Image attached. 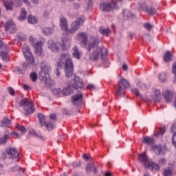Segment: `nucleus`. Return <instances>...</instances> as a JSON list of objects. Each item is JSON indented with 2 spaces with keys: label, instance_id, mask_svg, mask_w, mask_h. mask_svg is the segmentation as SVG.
Masks as SVG:
<instances>
[{
  "label": "nucleus",
  "instance_id": "nucleus-1",
  "mask_svg": "<svg viewBox=\"0 0 176 176\" xmlns=\"http://www.w3.org/2000/svg\"><path fill=\"white\" fill-rule=\"evenodd\" d=\"M65 65V74L66 78H71L74 75V63L69 54H61L58 60V67Z\"/></svg>",
  "mask_w": 176,
  "mask_h": 176
},
{
  "label": "nucleus",
  "instance_id": "nucleus-2",
  "mask_svg": "<svg viewBox=\"0 0 176 176\" xmlns=\"http://www.w3.org/2000/svg\"><path fill=\"white\" fill-rule=\"evenodd\" d=\"M41 71L39 74V79L41 82H43L46 86L52 85V80H50V76L49 72H50V65L46 62H43L41 63Z\"/></svg>",
  "mask_w": 176,
  "mask_h": 176
},
{
  "label": "nucleus",
  "instance_id": "nucleus-3",
  "mask_svg": "<svg viewBox=\"0 0 176 176\" xmlns=\"http://www.w3.org/2000/svg\"><path fill=\"white\" fill-rule=\"evenodd\" d=\"M139 162L144 165L145 168L148 170H155V171H160V166L157 164L153 163L149 160L148 156L145 153H142L138 155Z\"/></svg>",
  "mask_w": 176,
  "mask_h": 176
},
{
  "label": "nucleus",
  "instance_id": "nucleus-4",
  "mask_svg": "<svg viewBox=\"0 0 176 176\" xmlns=\"http://www.w3.org/2000/svg\"><path fill=\"white\" fill-rule=\"evenodd\" d=\"M85 23V18H77L75 21L72 23L70 28L67 30V35L66 39H69L71 41V36L70 34H75L78 30Z\"/></svg>",
  "mask_w": 176,
  "mask_h": 176
},
{
  "label": "nucleus",
  "instance_id": "nucleus-5",
  "mask_svg": "<svg viewBox=\"0 0 176 176\" xmlns=\"http://www.w3.org/2000/svg\"><path fill=\"white\" fill-rule=\"evenodd\" d=\"M60 26L61 30L63 31H65V34H63L62 37V42H63V45L65 46H69L70 45V41L69 39H67V37H68V21H67V19L65 17H61L60 19Z\"/></svg>",
  "mask_w": 176,
  "mask_h": 176
},
{
  "label": "nucleus",
  "instance_id": "nucleus-6",
  "mask_svg": "<svg viewBox=\"0 0 176 176\" xmlns=\"http://www.w3.org/2000/svg\"><path fill=\"white\" fill-rule=\"evenodd\" d=\"M100 57L102 60H107V49L96 47L90 54V60L92 61H98Z\"/></svg>",
  "mask_w": 176,
  "mask_h": 176
},
{
  "label": "nucleus",
  "instance_id": "nucleus-7",
  "mask_svg": "<svg viewBox=\"0 0 176 176\" xmlns=\"http://www.w3.org/2000/svg\"><path fill=\"white\" fill-rule=\"evenodd\" d=\"M130 82L124 79V78H121L120 80L118 82V89L116 91L115 95L117 97L123 96L126 94V89H129Z\"/></svg>",
  "mask_w": 176,
  "mask_h": 176
},
{
  "label": "nucleus",
  "instance_id": "nucleus-8",
  "mask_svg": "<svg viewBox=\"0 0 176 176\" xmlns=\"http://www.w3.org/2000/svg\"><path fill=\"white\" fill-rule=\"evenodd\" d=\"M29 39L34 49L35 54L37 56H42L43 54V49L42 48L43 43L42 41H38L32 36H30Z\"/></svg>",
  "mask_w": 176,
  "mask_h": 176
},
{
  "label": "nucleus",
  "instance_id": "nucleus-9",
  "mask_svg": "<svg viewBox=\"0 0 176 176\" xmlns=\"http://www.w3.org/2000/svg\"><path fill=\"white\" fill-rule=\"evenodd\" d=\"M19 105L23 108L24 111L26 113H28V115L34 113V111H35L34 103H32V101H30L27 98L22 99L20 101Z\"/></svg>",
  "mask_w": 176,
  "mask_h": 176
},
{
  "label": "nucleus",
  "instance_id": "nucleus-10",
  "mask_svg": "<svg viewBox=\"0 0 176 176\" xmlns=\"http://www.w3.org/2000/svg\"><path fill=\"white\" fill-rule=\"evenodd\" d=\"M60 46H62L63 50H65L67 47H69V45H64V42H63V44H60L58 42L54 43L53 40H50L47 42V47L50 49V50H52L54 53H58L60 52Z\"/></svg>",
  "mask_w": 176,
  "mask_h": 176
},
{
  "label": "nucleus",
  "instance_id": "nucleus-11",
  "mask_svg": "<svg viewBox=\"0 0 176 176\" xmlns=\"http://www.w3.org/2000/svg\"><path fill=\"white\" fill-rule=\"evenodd\" d=\"M122 0H112L110 3H102L100 5V8L103 12H111V10H113V9L116 8V3L115 2H119Z\"/></svg>",
  "mask_w": 176,
  "mask_h": 176
},
{
  "label": "nucleus",
  "instance_id": "nucleus-12",
  "mask_svg": "<svg viewBox=\"0 0 176 176\" xmlns=\"http://www.w3.org/2000/svg\"><path fill=\"white\" fill-rule=\"evenodd\" d=\"M76 39L80 41L82 47H87L89 41L87 40V34L83 32H78L76 36Z\"/></svg>",
  "mask_w": 176,
  "mask_h": 176
},
{
  "label": "nucleus",
  "instance_id": "nucleus-13",
  "mask_svg": "<svg viewBox=\"0 0 176 176\" xmlns=\"http://www.w3.org/2000/svg\"><path fill=\"white\" fill-rule=\"evenodd\" d=\"M22 52L27 61H29L30 64H34V56H32V53H31V49H30V47H28L27 45H23L22 47Z\"/></svg>",
  "mask_w": 176,
  "mask_h": 176
},
{
  "label": "nucleus",
  "instance_id": "nucleus-14",
  "mask_svg": "<svg viewBox=\"0 0 176 176\" xmlns=\"http://www.w3.org/2000/svg\"><path fill=\"white\" fill-rule=\"evenodd\" d=\"M4 28L7 34H13L14 32H16V24H14V22L12 20L8 21L5 23Z\"/></svg>",
  "mask_w": 176,
  "mask_h": 176
},
{
  "label": "nucleus",
  "instance_id": "nucleus-15",
  "mask_svg": "<svg viewBox=\"0 0 176 176\" xmlns=\"http://www.w3.org/2000/svg\"><path fill=\"white\" fill-rule=\"evenodd\" d=\"M16 129L17 130V131H19L18 133L16 132H13L12 133V135H13L14 137V138H20V137H21V135H23V134H25V133H27V129H25V127L23 125H20L19 124H17L16 125Z\"/></svg>",
  "mask_w": 176,
  "mask_h": 176
},
{
  "label": "nucleus",
  "instance_id": "nucleus-16",
  "mask_svg": "<svg viewBox=\"0 0 176 176\" xmlns=\"http://www.w3.org/2000/svg\"><path fill=\"white\" fill-rule=\"evenodd\" d=\"M6 153L9 159H17V157H19V151L14 148L6 149Z\"/></svg>",
  "mask_w": 176,
  "mask_h": 176
},
{
  "label": "nucleus",
  "instance_id": "nucleus-17",
  "mask_svg": "<svg viewBox=\"0 0 176 176\" xmlns=\"http://www.w3.org/2000/svg\"><path fill=\"white\" fill-rule=\"evenodd\" d=\"M83 100L82 94H78L72 97V103L73 105H80Z\"/></svg>",
  "mask_w": 176,
  "mask_h": 176
},
{
  "label": "nucleus",
  "instance_id": "nucleus-18",
  "mask_svg": "<svg viewBox=\"0 0 176 176\" xmlns=\"http://www.w3.org/2000/svg\"><path fill=\"white\" fill-rule=\"evenodd\" d=\"M74 84L73 85V87L74 89H82L85 84L83 83V80L79 78L78 76L74 77Z\"/></svg>",
  "mask_w": 176,
  "mask_h": 176
},
{
  "label": "nucleus",
  "instance_id": "nucleus-19",
  "mask_svg": "<svg viewBox=\"0 0 176 176\" xmlns=\"http://www.w3.org/2000/svg\"><path fill=\"white\" fill-rule=\"evenodd\" d=\"M98 42L100 41L96 37H91L89 40V50H91V49H96L97 46H98Z\"/></svg>",
  "mask_w": 176,
  "mask_h": 176
},
{
  "label": "nucleus",
  "instance_id": "nucleus-20",
  "mask_svg": "<svg viewBox=\"0 0 176 176\" xmlns=\"http://www.w3.org/2000/svg\"><path fill=\"white\" fill-rule=\"evenodd\" d=\"M3 3L6 10H13V9H14L13 0H3Z\"/></svg>",
  "mask_w": 176,
  "mask_h": 176
},
{
  "label": "nucleus",
  "instance_id": "nucleus-21",
  "mask_svg": "<svg viewBox=\"0 0 176 176\" xmlns=\"http://www.w3.org/2000/svg\"><path fill=\"white\" fill-rule=\"evenodd\" d=\"M173 93L171 91H165L162 93L163 97H164L166 102H171L173 100Z\"/></svg>",
  "mask_w": 176,
  "mask_h": 176
},
{
  "label": "nucleus",
  "instance_id": "nucleus-22",
  "mask_svg": "<svg viewBox=\"0 0 176 176\" xmlns=\"http://www.w3.org/2000/svg\"><path fill=\"white\" fill-rule=\"evenodd\" d=\"M73 57L78 60L82 57V52L79 51V49L76 46L73 48Z\"/></svg>",
  "mask_w": 176,
  "mask_h": 176
},
{
  "label": "nucleus",
  "instance_id": "nucleus-23",
  "mask_svg": "<svg viewBox=\"0 0 176 176\" xmlns=\"http://www.w3.org/2000/svg\"><path fill=\"white\" fill-rule=\"evenodd\" d=\"M142 142L146 145H153L155 140L151 137L146 136L142 138Z\"/></svg>",
  "mask_w": 176,
  "mask_h": 176
},
{
  "label": "nucleus",
  "instance_id": "nucleus-24",
  "mask_svg": "<svg viewBox=\"0 0 176 176\" xmlns=\"http://www.w3.org/2000/svg\"><path fill=\"white\" fill-rule=\"evenodd\" d=\"M12 124V121L8 118H4L1 122H0V127H9V125Z\"/></svg>",
  "mask_w": 176,
  "mask_h": 176
},
{
  "label": "nucleus",
  "instance_id": "nucleus-25",
  "mask_svg": "<svg viewBox=\"0 0 176 176\" xmlns=\"http://www.w3.org/2000/svg\"><path fill=\"white\" fill-rule=\"evenodd\" d=\"M99 31L100 33L102 34V35H104V36H108L111 33V30H109V28H105L103 27L100 28Z\"/></svg>",
  "mask_w": 176,
  "mask_h": 176
},
{
  "label": "nucleus",
  "instance_id": "nucleus-26",
  "mask_svg": "<svg viewBox=\"0 0 176 176\" xmlns=\"http://www.w3.org/2000/svg\"><path fill=\"white\" fill-rule=\"evenodd\" d=\"M42 31L44 35H52L54 30L52 28H44L42 29Z\"/></svg>",
  "mask_w": 176,
  "mask_h": 176
},
{
  "label": "nucleus",
  "instance_id": "nucleus-27",
  "mask_svg": "<svg viewBox=\"0 0 176 176\" xmlns=\"http://www.w3.org/2000/svg\"><path fill=\"white\" fill-rule=\"evenodd\" d=\"M38 122H39L41 126H45V124H46L45 115H43L42 113H38Z\"/></svg>",
  "mask_w": 176,
  "mask_h": 176
},
{
  "label": "nucleus",
  "instance_id": "nucleus-28",
  "mask_svg": "<svg viewBox=\"0 0 176 176\" xmlns=\"http://www.w3.org/2000/svg\"><path fill=\"white\" fill-rule=\"evenodd\" d=\"M164 176H171L173 175V166L169 165L166 169L164 170Z\"/></svg>",
  "mask_w": 176,
  "mask_h": 176
},
{
  "label": "nucleus",
  "instance_id": "nucleus-29",
  "mask_svg": "<svg viewBox=\"0 0 176 176\" xmlns=\"http://www.w3.org/2000/svg\"><path fill=\"white\" fill-rule=\"evenodd\" d=\"M9 140V135L5 134L3 136L0 137V145H5Z\"/></svg>",
  "mask_w": 176,
  "mask_h": 176
},
{
  "label": "nucleus",
  "instance_id": "nucleus-30",
  "mask_svg": "<svg viewBox=\"0 0 176 176\" xmlns=\"http://www.w3.org/2000/svg\"><path fill=\"white\" fill-rule=\"evenodd\" d=\"M23 3H25V5H30V1L28 0H22ZM15 2V6H16L17 8L21 6V5H23V2L21 1V0H14Z\"/></svg>",
  "mask_w": 176,
  "mask_h": 176
},
{
  "label": "nucleus",
  "instance_id": "nucleus-31",
  "mask_svg": "<svg viewBox=\"0 0 176 176\" xmlns=\"http://www.w3.org/2000/svg\"><path fill=\"white\" fill-rule=\"evenodd\" d=\"M158 79H159L160 82H161L162 83H164V82H166V80H167V77L166 76V73L162 72V73L160 74L158 76Z\"/></svg>",
  "mask_w": 176,
  "mask_h": 176
},
{
  "label": "nucleus",
  "instance_id": "nucleus-32",
  "mask_svg": "<svg viewBox=\"0 0 176 176\" xmlns=\"http://www.w3.org/2000/svg\"><path fill=\"white\" fill-rule=\"evenodd\" d=\"M153 99L156 102L160 101V90L155 89L153 95Z\"/></svg>",
  "mask_w": 176,
  "mask_h": 176
},
{
  "label": "nucleus",
  "instance_id": "nucleus-33",
  "mask_svg": "<svg viewBox=\"0 0 176 176\" xmlns=\"http://www.w3.org/2000/svg\"><path fill=\"white\" fill-rule=\"evenodd\" d=\"M171 58H173V55H171L170 51L166 52L164 56V61H171Z\"/></svg>",
  "mask_w": 176,
  "mask_h": 176
},
{
  "label": "nucleus",
  "instance_id": "nucleus-34",
  "mask_svg": "<svg viewBox=\"0 0 176 176\" xmlns=\"http://www.w3.org/2000/svg\"><path fill=\"white\" fill-rule=\"evenodd\" d=\"M28 21L30 24H36L38 23V19L35 18V16H32V15H29L28 18Z\"/></svg>",
  "mask_w": 176,
  "mask_h": 176
},
{
  "label": "nucleus",
  "instance_id": "nucleus-35",
  "mask_svg": "<svg viewBox=\"0 0 176 176\" xmlns=\"http://www.w3.org/2000/svg\"><path fill=\"white\" fill-rule=\"evenodd\" d=\"M8 50H9V48L8 47H6V52H1V54H0V56L2 58V60H3V61H7L8 60Z\"/></svg>",
  "mask_w": 176,
  "mask_h": 176
},
{
  "label": "nucleus",
  "instance_id": "nucleus-36",
  "mask_svg": "<svg viewBox=\"0 0 176 176\" xmlns=\"http://www.w3.org/2000/svg\"><path fill=\"white\" fill-rule=\"evenodd\" d=\"M25 19H27V11H25V9L21 8L19 20H25Z\"/></svg>",
  "mask_w": 176,
  "mask_h": 176
},
{
  "label": "nucleus",
  "instance_id": "nucleus-37",
  "mask_svg": "<svg viewBox=\"0 0 176 176\" xmlns=\"http://www.w3.org/2000/svg\"><path fill=\"white\" fill-rule=\"evenodd\" d=\"M70 89H71L70 86H69L68 88L63 89V90L61 91L63 96H69L72 93Z\"/></svg>",
  "mask_w": 176,
  "mask_h": 176
},
{
  "label": "nucleus",
  "instance_id": "nucleus-38",
  "mask_svg": "<svg viewBox=\"0 0 176 176\" xmlns=\"http://www.w3.org/2000/svg\"><path fill=\"white\" fill-rule=\"evenodd\" d=\"M146 10L148 14H151V16H153L156 13V8L153 7H148L146 8Z\"/></svg>",
  "mask_w": 176,
  "mask_h": 176
},
{
  "label": "nucleus",
  "instance_id": "nucleus-39",
  "mask_svg": "<svg viewBox=\"0 0 176 176\" xmlns=\"http://www.w3.org/2000/svg\"><path fill=\"white\" fill-rule=\"evenodd\" d=\"M13 173H19V174H21V173H24V169L20 168L19 166H15L12 169Z\"/></svg>",
  "mask_w": 176,
  "mask_h": 176
},
{
  "label": "nucleus",
  "instance_id": "nucleus-40",
  "mask_svg": "<svg viewBox=\"0 0 176 176\" xmlns=\"http://www.w3.org/2000/svg\"><path fill=\"white\" fill-rule=\"evenodd\" d=\"M166 133V128H161L159 131L155 133V137H160V135H163Z\"/></svg>",
  "mask_w": 176,
  "mask_h": 176
},
{
  "label": "nucleus",
  "instance_id": "nucleus-41",
  "mask_svg": "<svg viewBox=\"0 0 176 176\" xmlns=\"http://www.w3.org/2000/svg\"><path fill=\"white\" fill-rule=\"evenodd\" d=\"M89 90H90L91 91H96V90H98V88L97 87V86H96V85L94 84H89Z\"/></svg>",
  "mask_w": 176,
  "mask_h": 176
},
{
  "label": "nucleus",
  "instance_id": "nucleus-42",
  "mask_svg": "<svg viewBox=\"0 0 176 176\" xmlns=\"http://www.w3.org/2000/svg\"><path fill=\"white\" fill-rule=\"evenodd\" d=\"M30 79H32V82H36V79H38V75L35 72H32L30 75Z\"/></svg>",
  "mask_w": 176,
  "mask_h": 176
},
{
  "label": "nucleus",
  "instance_id": "nucleus-43",
  "mask_svg": "<svg viewBox=\"0 0 176 176\" xmlns=\"http://www.w3.org/2000/svg\"><path fill=\"white\" fill-rule=\"evenodd\" d=\"M45 126L47 130H53L54 128V124H52L51 122L45 123Z\"/></svg>",
  "mask_w": 176,
  "mask_h": 176
},
{
  "label": "nucleus",
  "instance_id": "nucleus-44",
  "mask_svg": "<svg viewBox=\"0 0 176 176\" xmlns=\"http://www.w3.org/2000/svg\"><path fill=\"white\" fill-rule=\"evenodd\" d=\"M144 28L146 30H148V31H151L152 28H153V26L151 25V23H144L143 25Z\"/></svg>",
  "mask_w": 176,
  "mask_h": 176
},
{
  "label": "nucleus",
  "instance_id": "nucleus-45",
  "mask_svg": "<svg viewBox=\"0 0 176 176\" xmlns=\"http://www.w3.org/2000/svg\"><path fill=\"white\" fill-rule=\"evenodd\" d=\"M61 89L56 88L52 90V92L55 96H58L59 94H61Z\"/></svg>",
  "mask_w": 176,
  "mask_h": 176
},
{
  "label": "nucleus",
  "instance_id": "nucleus-46",
  "mask_svg": "<svg viewBox=\"0 0 176 176\" xmlns=\"http://www.w3.org/2000/svg\"><path fill=\"white\" fill-rule=\"evenodd\" d=\"M33 134H34V137H37V138H40L41 140H45V136L42 135L39 133H36V132L34 131Z\"/></svg>",
  "mask_w": 176,
  "mask_h": 176
},
{
  "label": "nucleus",
  "instance_id": "nucleus-47",
  "mask_svg": "<svg viewBox=\"0 0 176 176\" xmlns=\"http://www.w3.org/2000/svg\"><path fill=\"white\" fill-rule=\"evenodd\" d=\"M132 93H133V94H135V96H137L138 97H141V94H140V91H138V89L135 88L132 89Z\"/></svg>",
  "mask_w": 176,
  "mask_h": 176
},
{
  "label": "nucleus",
  "instance_id": "nucleus-48",
  "mask_svg": "<svg viewBox=\"0 0 176 176\" xmlns=\"http://www.w3.org/2000/svg\"><path fill=\"white\" fill-rule=\"evenodd\" d=\"M16 38L19 41H25V36H24V34H18Z\"/></svg>",
  "mask_w": 176,
  "mask_h": 176
},
{
  "label": "nucleus",
  "instance_id": "nucleus-49",
  "mask_svg": "<svg viewBox=\"0 0 176 176\" xmlns=\"http://www.w3.org/2000/svg\"><path fill=\"white\" fill-rule=\"evenodd\" d=\"M89 171H93V173L94 174H96V173H97V169L96 168V166H94L93 165H90L89 166Z\"/></svg>",
  "mask_w": 176,
  "mask_h": 176
},
{
  "label": "nucleus",
  "instance_id": "nucleus-50",
  "mask_svg": "<svg viewBox=\"0 0 176 176\" xmlns=\"http://www.w3.org/2000/svg\"><path fill=\"white\" fill-rule=\"evenodd\" d=\"M8 93L11 95V96H14V90L11 88V87H9L8 89Z\"/></svg>",
  "mask_w": 176,
  "mask_h": 176
},
{
  "label": "nucleus",
  "instance_id": "nucleus-51",
  "mask_svg": "<svg viewBox=\"0 0 176 176\" xmlns=\"http://www.w3.org/2000/svg\"><path fill=\"white\" fill-rule=\"evenodd\" d=\"M73 166H74V167H79V166H80V162L77 161V162H74Z\"/></svg>",
  "mask_w": 176,
  "mask_h": 176
},
{
  "label": "nucleus",
  "instance_id": "nucleus-52",
  "mask_svg": "<svg viewBox=\"0 0 176 176\" xmlns=\"http://www.w3.org/2000/svg\"><path fill=\"white\" fill-rule=\"evenodd\" d=\"M155 152H158V155H160L162 152V147L160 146H156L155 148Z\"/></svg>",
  "mask_w": 176,
  "mask_h": 176
},
{
  "label": "nucleus",
  "instance_id": "nucleus-53",
  "mask_svg": "<svg viewBox=\"0 0 176 176\" xmlns=\"http://www.w3.org/2000/svg\"><path fill=\"white\" fill-rule=\"evenodd\" d=\"M55 75H56V78L60 77V70H58V69H56V70L55 72Z\"/></svg>",
  "mask_w": 176,
  "mask_h": 176
},
{
  "label": "nucleus",
  "instance_id": "nucleus-54",
  "mask_svg": "<svg viewBox=\"0 0 176 176\" xmlns=\"http://www.w3.org/2000/svg\"><path fill=\"white\" fill-rule=\"evenodd\" d=\"M159 163L160 164H164V163H166V159L162 158L161 160H159Z\"/></svg>",
  "mask_w": 176,
  "mask_h": 176
},
{
  "label": "nucleus",
  "instance_id": "nucleus-55",
  "mask_svg": "<svg viewBox=\"0 0 176 176\" xmlns=\"http://www.w3.org/2000/svg\"><path fill=\"white\" fill-rule=\"evenodd\" d=\"M50 119H52L53 120H56V116L55 114H51L50 116Z\"/></svg>",
  "mask_w": 176,
  "mask_h": 176
},
{
  "label": "nucleus",
  "instance_id": "nucleus-56",
  "mask_svg": "<svg viewBox=\"0 0 176 176\" xmlns=\"http://www.w3.org/2000/svg\"><path fill=\"white\" fill-rule=\"evenodd\" d=\"M82 158L84 159V160H89V156H87V155L86 154L82 155Z\"/></svg>",
  "mask_w": 176,
  "mask_h": 176
},
{
  "label": "nucleus",
  "instance_id": "nucleus-57",
  "mask_svg": "<svg viewBox=\"0 0 176 176\" xmlns=\"http://www.w3.org/2000/svg\"><path fill=\"white\" fill-rule=\"evenodd\" d=\"M22 87L24 89V90H28V89H30V87L27 85H23Z\"/></svg>",
  "mask_w": 176,
  "mask_h": 176
},
{
  "label": "nucleus",
  "instance_id": "nucleus-58",
  "mask_svg": "<svg viewBox=\"0 0 176 176\" xmlns=\"http://www.w3.org/2000/svg\"><path fill=\"white\" fill-rule=\"evenodd\" d=\"M123 13H124V16H126V17H130V16H131V14L127 15V13H129V11H123Z\"/></svg>",
  "mask_w": 176,
  "mask_h": 176
},
{
  "label": "nucleus",
  "instance_id": "nucleus-59",
  "mask_svg": "<svg viewBox=\"0 0 176 176\" xmlns=\"http://www.w3.org/2000/svg\"><path fill=\"white\" fill-rule=\"evenodd\" d=\"M122 69H124V71H127V65L124 64L122 66Z\"/></svg>",
  "mask_w": 176,
  "mask_h": 176
},
{
  "label": "nucleus",
  "instance_id": "nucleus-60",
  "mask_svg": "<svg viewBox=\"0 0 176 176\" xmlns=\"http://www.w3.org/2000/svg\"><path fill=\"white\" fill-rule=\"evenodd\" d=\"M104 175L105 176H112V174L111 173H109V172H106Z\"/></svg>",
  "mask_w": 176,
  "mask_h": 176
},
{
  "label": "nucleus",
  "instance_id": "nucleus-61",
  "mask_svg": "<svg viewBox=\"0 0 176 176\" xmlns=\"http://www.w3.org/2000/svg\"><path fill=\"white\" fill-rule=\"evenodd\" d=\"M89 6H93V0H89Z\"/></svg>",
  "mask_w": 176,
  "mask_h": 176
},
{
  "label": "nucleus",
  "instance_id": "nucleus-62",
  "mask_svg": "<svg viewBox=\"0 0 176 176\" xmlns=\"http://www.w3.org/2000/svg\"><path fill=\"white\" fill-rule=\"evenodd\" d=\"M18 71H19V74H24V72H25L24 70L19 69H18Z\"/></svg>",
  "mask_w": 176,
  "mask_h": 176
},
{
  "label": "nucleus",
  "instance_id": "nucleus-63",
  "mask_svg": "<svg viewBox=\"0 0 176 176\" xmlns=\"http://www.w3.org/2000/svg\"><path fill=\"white\" fill-rule=\"evenodd\" d=\"M43 16H44L45 17H47V16H49V12H44Z\"/></svg>",
  "mask_w": 176,
  "mask_h": 176
},
{
  "label": "nucleus",
  "instance_id": "nucleus-64",
  "mask_svg": "<svg viewBox=\"0 0 176 176\" xmlns=\"http://www.w3.org/2000/svg\"><path fill=\"white\" fill-rule=\"evenodd\" d=\"M32 2H33V3L37 4L38 1V0H32Z\"/></svg>",
  "mask_w": 176,
  "mask_h": 176
}]
</instances>
